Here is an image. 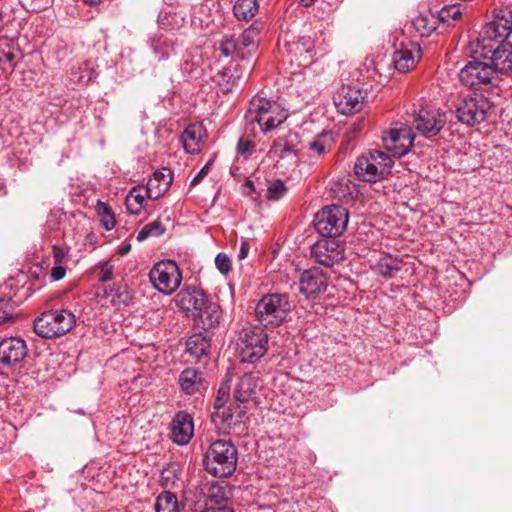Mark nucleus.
Listing matches in <instances>:
<instances>
[{
    "instance_id": "obj_1",
    "label": "nucleus",
    "mask_w": 512,
    "mask_h": 512,
    "mask_svg": "<svg viewBox=\"0 0 512 512\" xmlns=\"http://www.w3.org/2000/svg\"><path fill=\"white\" fill-rule=\"evenodd\" d=\"M288 117V112L276 101L255 96L251 99L245 113L247 127L257 125L259 129L267 133L281 125Z\"/></svg>"
},
{
    "instance_id": "obj_2",
    "label": "nucleus",
    "mask_w": 512,
    "mask_h": 512,
    "mask_svg": "<svg viewBox=\"0 0 512 512\" xmlns=\"http://www.w3.org/2000/svg\"><path fill=\"white\" fill-rule=\"evenodd\" d=\"M237 449L231 441L217 440L208 447L203 464L206 471L215 477L232 475L237 465Z\"/></svg>"
},
{
    "instance_id": "obj_3",
    "label": "nucleus",
    "mask_w": 512,
    "mask_h": 512,
    "mask_svg": "<svg viewBox=\"0 0 512 512\" xmlns=\"http://www.w3.org/2000/svg\"><path fill=\"white\" fill-rule=\"evenodd\" d=\"M292 305L286 294L270 293L261 297L255 307L257 321L265 328H274L285 321Z\"/></svg>"
},
{
    "instance_id": "obj_4",
    "label": "nucleus",
    "mask_w": 512,
    "mask_h": 512,
    "mask_svg": "<svg viewBox=\"0 0 512 512\" xmlns=\"http://www.w3.org/2000/svg\"><path fill=\"white\" fill-rule=\"evenodd\" d=\"M260 27L254 23L238 36L234 34L223 35L219 51L224 57H236L241 60L248 59L255 54L259 41Z\"/></svg>"
},
{
    "instance_id": "obj_5",
    "label": "nucleus",
    "mask_w": 512,
    "mask_h": 512,
    "mask_svg": "<svg viewBox=\"0 0 512 512\" xmlns=\"http://www.w3.org/2000/svg\"><path fill=\"white\" fill-rule=\"evenodd\" d=\"M393 167L392 158L382 151H370L357 158L354 173L362 181L375 183L385 179Z\"/></svg>"
},
{
    "instance_id": "obj_6",
    "label": "nucleus",
    "mask_w": 512,
    "mask_h": 512,
    "mask_svg": "<svg viewBox=\"0 0 512 512\" xmlns=\"http://www.w3.org/2000/svg\"><path fill=\"white\" fill-rule=\"evenodd\" d=\"M75 325V316L66 309L51 310L41 314L34 320V332L46 339L60 337L69 332Z\"/></svg>"
},
{
    "instance_id": "obj_7",
    "label": "nucleus",
    "mask_w": 512,
    "mask_h": 512,
    "mask_svg": "<svg viewBox=\"0 0 512 512\" xmlns=\"http://www.w3.org/2000/svg\"><path fill=\"white\" fill-rule=\"evenodd\" d=\"M481 51L476 50L475 56L459 72L460 81L467 87L477 85L498 86L499 78L489 59H485Z\"/></svg>"
},
{
    "instance_id": "obj_8",
    "label": "nucleus",
    "mask_w": 512,
    "mask_h": 512,
    "mask_svg": "<svg viewBox=\"0 0 512 512\" xmlns=\"http://www.w3.org/2000/svg\"><path fill=\"white\" fill-rule=\"evenodd\" d=\"M494 112V104L483 94L465 97L457 106L456 117L459 122L474 126L484 122Z\"/></svg>"
},
{
    "instance_id": "obj_9",
    "label": "nucleus",
    "mask_w": 512,
    "mask_h": 512,
    "mask_svg": "<svg viewBox=\"0 0 512 512\" xmlns=\"http://www.w3.org/2000/svg\"><path fill=\"white\" fill-rule=\"evenodd\" d=\"M348 220V210L333 204L324 207L316 214L314 226L322 237L337 238L346 230Z\"/></svg>"
},
{
    "instance_id": "obj_10",
    "label": "nucleus",
    "mask_w": 512,
    "mask_h": 512,
    "mask_svg": "<svg viewBox=\"0 0 512 512\" xmlns=\"http://www.w3.org/2000/svg\"><path fill=\"white\" fill-rule=\"evenodd\" d=\"M236 345L241 362L255 363L267 352L268 335L262 329H243Z\"/></svg>"
},
{
    "instance_id": "obj_11",
    "label": "nucleus",
    "mask_w": 512,
    "mask_h": 512,
    "mask_svg": "<svg viewBox=\"0 0 512 512\" xmlns=\"http://www.w3.org/2000/svg\"><path fill=\"white\" fill-rule=\"evenodd\" d=\"M152 286L160 293L171 295L181 284L182 274L173 260L157 262L149 272Z\"/></svg>"
},
{
    "instance_id": "obj_12",
    "label": "nucleus",
    "mask_w": 512,
    "mask_h": 512,
    "mask_svg": "<svg viewBox=\"0 0 512 512\" xmlns=\"http://www.w3.org/2000/svg\"><path fill=\"white\" fill-rule=\"evenodd\" d=\"M310 254L319 264L332 267L344 258V246L337 238L323 237L311 246Z\"/></svg>"
},
{
    "instance_id": "obj_13",
    "label": "nucleus",
    "mask_w": 512,
    "mask_h": 512,
    "mask_svg": "<svg viewBox=\"0 0 512 512\" xmlns=\"http://www.w3.org/2000/svg\"><path fill=\"white\" fill-rule=\"evenodd\" d=\"M414 139L413 130L408 125L392 128L382 137L385 149L395 157H402L408 154L413 146Z\"/></svg>"
},
{
    "instance_id": "obj_14",
    "label": "nucleus",
    "mask_w": 512,
    "mask_h": 512,
    "mask_svg": "<svg viewBox=\"0 0 512 512\" xmlns=\"http://www.w3.org/2000/svg\"><path fill=\"white\" fill-rule=\"evenodd\" d=\"M446 123L445 114L438 109L421 108L413 116V126L424 137L437 135Z\"/></svg>"
},
{
    "instance_id": "obj_15",
    "label": "nucleus",
    "mask_w": 512,
    "mask_h": 512,
    "mask_svg": "<svg viewBox=\"0 0 512 512\" xmlns=\"http://www.w3.org/2000/svg\"><path fill=\"white\" fill-rule=\"evenodd\" d=\"M512 32V11L509 8H498L493 19L483 29L484 39L503 42Z\"/></svg>"
},
{
    "instance_id": "obj_16",
    "label": "nucleus",
    "mask_w": 512,
    "mask_h": 512,
    "mask_svg": "<svg viewBox=\"0 0 512 512\" xmlns=\"http://www.w3.org/2000/svg\"><path fill=\"white\" fill-rule=\"evenodd\" d=\"M26 341L21 337L11 336L0 341V364L4 367H14L27 356Z\"/></svg>"
},
{
    "instance_id": "obj_17",
    "label": "nucleus",
    "mask_w": 512,
    "mask_h": 512,
    "mask_svg": "<svg viewBox=\"0 0 512 512\" xmlns=\"http://www.w3.org/2000/svg\"><path fill=\"white\" fill-rule=\"evenodd\" d=\"M481 56L490 60L499 79L512 72V44L501 43L496 48L483 45Z\"/></svg>"
},
{
    "instance_id": "obj_18",
    "label": "nucleus",
    "mask_w": 512,
    "mask_h": 512,
    "mask_svg": "<svg viewBox=\"0 0 512 512\" xmlns=\"http://www.w3.org/2000/svg\"><path fill=\"white\" fill-rule=\"evenodd\" d=\"M210 300L211 299L203 290L195 286L181 289L175 296L176 306L192 317L197 315V312L201 311Z\"/></svg>"
},
{
    "instance_id": "obj_19",
    "label": "nucleus",
    "mask_w": 512,
    "mask_h": 512,
    "mask_svg": "<svg viewBox=\"0 0 512 512\" xmlns=\"http://www.w3.org/2000/svg\"><path fill=\"white\" fill-rule=\"evenodd\" d=\"M287 54L291 57V63L299 61V66L302 63L311 61L318 53H322L320 45L316 43L315 39L310 35H302L297 40L289 41L285 45Z\"/></svg>"
},
{
    "instance_id": "obj_20",
    "label": "nucleus",
    "mask_w": 512,
    "mask_h": 512,
    "mask_svg": "<svg viewBox=\"0 0 512 512\" xmlns=\"http://www.w3.org/2000/svg\"><path fill=\"white\" fill-rule=\"evenodd\" d=\"M363 92L352 87H343L334 97V104L341 114H354L362 109Z\"/></svg>"
},
{
    "instance_id": "obj_21",
    "label": "nucleus",
    "mask_w": 512,
    "mask_h": 512,
    "mask_svg": "<svg viewBox=\"0 0 512 512\" xmlns=\"http://www.w3.org/2000/svg\"><path fill=\"white\" fill-rule=\"evenodd\" d=\"M327 278L318 269L305 270L299 280V291L307 298L314 297L327 288Z\"/></svg>"
},
{
    "instance_id": "obj_22",
    "label": "nucleus",
    "mask_w": 512,
    "mask_h": 512,
    "mask_svg": "<svg viewBox=\"0 0 512 512\" xmlns=\"http://www.w3.org/2000/svg\"><path fill=\"white\" fill-rule=\"evenodd\" d=\"M193 433L192 416L185 411L177 412L171 422V437L173 441L178 445H186L191 440Z\"/></svg>"
},
{
    "instance_id": "obj_23",
    "label": "nucleus",
    "mask_w": 512,
    "mask_h": 512,
    "mask_svg": "<svg viewBox=\"0 0 512 512\" xmlns=\"http://www.w3.org/2000/svg\"><path fill=\"white\" fill-rule=\"evenodd\" d=\"M245 413V407L240 402L231 403L228 406L223 404L221 408L214 409L212 419L215 423H221L225 429H230L241 423Z\"/></svg>"
},
{
    "instance_id": "obj_24",
    "label": "nucleus",
    "mask_w": 512,
    "mask_h": 512,
    "mask_svg": "<svg viewBox=\"0 0 512 512\" xmlns=\"http://www.w3.org/2000/svg\"><path fill=\"white\" fill-rule=\"evenodd\" d=\"M173 180L172 171L169 168H162L153 173L145 187L146 196L156 200L168 191Z\"/></svg>"
},
{
    "instance_id": "obj_25",
    "label": "nucleus",
    "mask_w": 512,
    "mask_h": 512,
    "mask_svg": "<svg viewBox=\"0 0 512 512\" xmlns=\"http://www.w3.org/2000/svg\"><path fill=\"white\" fill-rule=\"evenodd\" d=\"M421 58V49L418 44L410 43L402 46L401 49L395 51L393 55V63L395 69L405 73L412 69Z\"/></svg>"
},
{
    "instance_id": "obj_26",
    "label": "nucleus",
    "mask_w": 512,
    "mask_h": 512,
    "mask_svg": "<svg viewBox=\"0 0 512 512\" xmlns=\"http://www.w3.org/2000/svg\"><path fill=\"white\" fill-rule=\"evenodd\" d=\"M206 131L202 124L194 123L188 125L181 135V142L185 152L197 154L203 144Z\"/></svg>"
},
{
    "instance_id": "obj_27",
    "label": "nucleus",
    "mask_w": 512,
    "mask_h": 512,
    "mask_svg": "<svg viewBox=\"0 0 512 512\" xmlns=\"http://www.w3.org/2000/svg\"><path fill=\"white\" fill-rule=\"evenodd\" d=\"M196 325L204 330L215 328L220 323L221 310L220 306L210 300L208 304L197 312L193 317Z\"/></svg>"
},
{
    "instance_id": "obj_28",
    "label": "nucleus",
    "mask_w": 512,
    "mask_h": 512,
    "mask_svg": "<svg viewBox=\"0 0 512 512\" xmlns=\"http://www.w3.org/2000/svg\"><path fill=\"white\" fill-rule=\"evenodd\" d=\"M332 196L339 201L352 202L359 194L357 185L348 178H338L330 183Z\"/></svg>"
},
{
    "instance_id": "obj_29",
    "label": "nucleus",
    "mask_w": 512,
    "mask_h": 512,
    "mask_svg": "<svg viewBox=\"0 0 512 512\" xmlns=\"http://www.w3.org/2000/svg\"><path fill=\"white\" fill-rule=\"evenodd\" d=\"M178 383L186 395H193L204 386L203 374L195 368H186L179 375Z\"/></svg>"
},
{
    "instance_id": "obj_30",
    "label": "nucleus",
    "mask_w": 512,
    "mask_h": 512,
    "mask_svg": "<svg viewBox=\"0 0 512 512\" xmlns=\"http://www.w3.org/2000/svg\"><path fill=\"white\" fill-rule=\"evenodd\" d=\"M231 498L232 487L225 481H217L208 488L205 507L225 505Z\"/></svg>"
},
{
    "instance_id": "obj_31",
    "label": "nucleus",
    "mask_w": 512,
    "mask_h": 512,
    "mask_svg": "<svg viewBox=\"0 0 512 512\" xmlns=\"http://www.w3.org/2000/svg\"><path fill=\"white\" fill-rule=\"evenodd\" d=\"M210 339L203 333H195L186 341V352L196 361H201L209 355Z\"/></svg>"
},
{
    "instance_id": "obj_32",
    "label": "nucleus",
    "mask_w": 512,
    "mask_h": 512,
    "mask_svg": "<svg viewBox=\"0 0 512 512\" xmlns=\"http://www.w3.org/2000/svg\"><path fill=\"white\" fill-rule=\"evenodd\" d=\"M257 385L258 378L252 373H245L236 385L234 392L236 401L241 404L247 402L255 393Z\"/></svg>"
},
{
    "instance_id": "obj_33",
    "label": "nucleus",
    "mask_w": 512,
    "mask_h": 512,
    "mask_svg": "<svg viewBox=\"0 0 512 512\" xmlns=\"http://www.w3.org/2000/svg\"><path fill=\"white\" fill-rule=\"evenodd\" d=\"M299 138L296 133L289 132L283 137H279L273 144L275 153L284 157L288 154H296L298 152Z\"/></svg>"
},
{
    "instance_id": "obj_34",
    "label": "nucleus",
    "mask_w": 512,
    "mask_h": 512,
    "mask_svg": "<svg viewBox=\"0 0 512 512\" xmlns=\"http://www.w3.org/2000/svg\"><path fill=\"white\" fill-rule=\"evenodd\" d=\"M151 48L158 61L168 60L175 54L174 41L167 37L154 38L151 41Z\"/></svg>"
},
{
    "instance_id": "obj_35",
    "label": "nucleus",
    "mask_w": 512,
    "mask_h": 512,
    "mask_svg": "<svg viewBox=\"0 0 512 512\" xmlns=\"http://www.w3.org/2000/svg\"><path fill=\"white\" fill-rule=\"evenodd\" d=\"M257 0H236L233 6V14L240 21H249L258 12Z\"/></svg>"
},
{
    "instance_id": "obj_36",
    "label": "nucleus",
    "mask_w": 512,
    "mask_h": 512,
    "mask_svg": "<svg viewBox=\"0 0 512 512\" xmlns=\"http://www.w3.org/2000/svg\"><path fill=\"white\" fill-rule=\"evenodd\" d=\"M159 26L166 31H177L183 27L185 16L175 11L161 12L158 18Z\"/></svg>"
},
{
    "instance_id": "obj_37",
    "label": "nucleus",
    "mask_w": 512,
    "mask_h": 512,
    "mask_svg": "<svg viewBox=\"0 0 512 512\" xmlns=\"http://www.w3.org/2000/svg\"><path fill=\"white\" fill-rule=\"evenodd\" d=\"M145 188L133 187L126 197V208L129 213L137 215L141 212L145 203Z\"/></svg>"
},
{
    "instance_id": "obj_38",
    "label": "nucleus",
    "mask_w": 512,
    "mask_h": 512,
    "mask_svg": "<svg viewBox=\"0 0 512 512\" xmlns=\"http://www.w3.org/2000/svg\"><path fill=\"white\" fill-rule=\"evenodd\" d=\"M333 143V135L330 132H322L309 142V148L315 155L322 156L331 150Z\"/></svg>"
},
{
    "instance_id": "obj_39",
    "label": "nucleus",
    "mask_w": 512,
    "mask_h": 512,
    "mask_svg": "<svg viewBox=\"0 0 512 512\" xmlns=\"http://www.w3.org/2000/svg\"><path fill=\"white\" fill-rule=\"evenodd\" d=\"M156 512H180V506L175 494L164 491L159 494L155 503Z\"/></svg>"
},
{
    "instance_id": "obj_40",
    "label": "nucleus",
    "mask_w": 512,
    "mask_h": 512,
    "mask_svg": "<svg viewBox=\"0 0 512 512\" xmlns=\"http://www.w3.org/2000/svg\"><path fill=\"white\" fill-rule=\"evenodd\" d=\"M96 211L105 230H112L116 225V220L112 208L108 204L102 201H98L96 205Z\"/></svg>"
},
{
    "instance_id": "obj_41",
    "label": "nucleus",
    "mask_w": 512,
    "mask_h": 512,
    "mask_svg": "<svg viewBox=\"0 0 512 512\" xmlns=\"http://www.w3.org/2000/svg\"><path fill=\"white\" fill-rule=\"evenodd\" d=\"M378 272L384 277L391 278L401 269V263L397 258L385 257L378 262Z\"/></svg>"
},
{
    "instance_id": "obj_42",
    "label": "nucleus",
    "mask_w": 512,
    "mask_h": 512,
    "mask_svg": "<svg viewBox=\"0 0 512 512\" xmlns=\"http://www.w3.org/2000/svg\"><path fill=\"white\" fill-rule=\"evenodd\" d=\"M165 232L162 222L157 219L153 222L146 224L137 234L138 241H144L149 237H157Z\"/></svg>"
},
{
    "instance_id": "obj_43",
    "label": "nucleus",
    "mask_w": 512,
    "mask_h": 512,
    "mask_svg": "<svg viewBox=\"0 0 512 512\" xmlns=\"http://www.w3.org/2000/svg\"><path fill=\"white\" fill-rule=\"evenodd\" d=\"M288 188L281 179H275L267 185L266 197L269 201H277L284 197Z\"/></svg>"
},
{
    "instance_id": "obj_44",
    "label": "nucleus",
    "mask_w": 512,
    "mask_h": 512,
    "mask_svg": "<svg viewBox=\"0 0 512 512\" xmlns=\"http://www.w3.org/2000/svg\"><path fill=\"white\" fill-rule=\"evenodd\" d=\"M14 310L15 305L10 298H0V324L12 320Z\"/></svg>"
},
{
    "instance_id": "obj_45",
    "label": "nucleus",
    "mask_w": 512,
    "mask_h": 512,
    "mask_svg": "<svg viewBox=\"0 0 512 512\" xmlns=\"http://www.w3.org/2000/svg\"><path fill=\"white\" fill-rule=\"evenodd\" d=\"M461 15L460 7L457 5L446 6L439 13L440 20L443 22H448L450 19L457 20Z\"/></svg>"
},
{
    "instance_id": "obj_46",
    "label": "nucleus",
    "mask_w": 512,
    "mask_h": 512,
    "mask_svg": "<svg viewBox=\"0 0 512 512\" xmlns=\"http://www.w3.org/2000/svg\"><path fill=\"white\" fill-rule=\"evenodd\" d=\"M215 265L219 272L223 275H227L232 269V261L229 256L225 253H218L215 257Z\"/></svg>"
},
{
    "instance_id": "obj_47",
    "label": "nucleus",
    "mask_w": 512,
    "mask_h": 512,
    "mask_svg": "<svg viewBox=\"0 0 512 512\" xmlns=\"http://www.w3.org/2000/svg\"><path fill=\"white\" fill-rule=\"evenodd\" d=\"M114 264L112 261H105L100 265V273L98 280L100 282H108L113 277Z\"/></svg>"
},
{
    "instance_id": "obj_48",
    "label": "nucleus",
    "mask_w": 512,
    "mask_h": 512,
    "mask_svg": "<svg viewBox=\"0 0 512 512\" xmlns=\"http://www.w3.org/2000/svg\"><path fill=\"white\" fill-rule=\"evenodd\" d=\"M238 152L245 158L249 157L254 149V144L251 141L240 139L237 144Z\"/></svg>"
},
{
    "instance_id": "obj_49",
    "label": "nucleus",
    "mask_w": 512,
    "mask_h": 512,
    "mask_svg": "<svg viewBox=\"0 0 512 512\" xmlns=\"http://www.w3.org/2000/svg\"><path fill=\"white\" fill-rule=\"evenodd\" d=\"M213 165V160L208 161L202 169L197 173V175L192 179L190 185H197L210 171Z\"/></svg>"
},
{
    "instance_id": "obj_50",
    "label": "nucleus",
    "mask_w": 512,
    "mask_h": 512,
    "mask_svg": "<svg viewBox=\"0 0 512 512\" xmlns=\"http://www.w3.org/2000/svg\"><path fill=\"white\" fill-rule=\"evenodd\" d=\"M66 275V267L63 264H55L51 269L50 276L53 281H60Z\"/></svg>"
},
{
    "instance_id": "obj_51",
    "label": "nucleus",
    "mask_w": 512,
    "mask_h": 512,
    "mask_svg": "<svg viewBox=\"0 0 512 512\" xmlns=\"http://www.w3.org/2000/svg\"><path fill=\"white\" fill-rule=\"evenodd\" d=\"M228 396H229L228 388L225 386H220V388L218 390L217 397L214 402V409L217 407L221 408V406H223V404L226 403Z\"/></svg>"
},
{
    "instance_id": "obj_52",
    "label": "nucleus",
    "mask_w": 512,
    "mask_h": 512,
    "mask_svg": "<svg viewBox=\"0 0 512 512\" xmlns=\"http://www.w3.org/2000/svg\"><path fill=\"white\" fill-rule=\"evenodd\" d=\"M52 253L54 258V264H63L66 258V251L62 247L54 245Z\"/></svg>"
},
{
    "instance_id": "obj_53",
    "label": "nucleus",
    "mask_w": 512,
    "mask_h": 512,
    "mask_svg": "<svg viewBox=\"0 0 512 512\" xmlns=\"http://www.w3.org/2000/svg\"><path fill=\"white\" fill-rule=\"evenodd\" d=\"M201 512H234L231 507L227 505L222 506H207Z\"/></svg>"
},
{
    "instance_id": "obj_54",
    "label": "nucleus",
    "mask_w": 512,
    "mask_h": 512,
    "mask_svg": "<svg viewBox=\"0 0 512 512\" xmlns=\"http://www.w3.org/2000/svg\"><path fill=\"white\" fill-rule=\"evenodd\" d=\"M249 249H250L249 243L246 242V241L242 242L241 246H240V249H239V252H238V258L239 259L246 258L248 253H249Z\"/></svg>"
},
{
    "instance_id": "obj_55",
    "label": "nucleus",
    "mask_w": 512,
    "mask_h": 512,
    "mask_svg": "<svg viewBox=\"0 0 512 512\" xmlns=\"http://www.w3.org/2000/svg\"><path fill=\"white\" fill-rule=\"evenodd\" d=\"M244 187L246 189V193L247 195H252L253 193H255L256 189H255V185L253 183L252 180L250 179H247L245 181V184H244Z\"/></svg>"
},
{
    "instance_id": "obj_56",
    "label": "nucleus",
    "mask_w": 512,
    "mask_h": 512,
    "mask_svg": "<svg viewBox=\"0 0 512 512\" xmlns=\"http://www.w3.org/2000/svg\"><path fill=\"white\" fill-rule=\"evenodd\" d=\"M15 58V55L14 53L12 52H7V53H4L3 56L0 57V61H5V62H12Z\"/></svg>"
},
{
    "instance_id": "obj_57",
    "label": "nucleus",
    "mask_w": 512,
    "mask_h": 512,
    "mask_svg": "<svg viewBox=\"0 0 512 512\" xmlns=\"http://www.w3.org/2000/svg\"><path fill=\"white\" fill-rule=\"evenodd\" d=\"M104 0H83V2L85 4H88V5H99L103 2Z\"/></svg>"
},
{
    "instance_id": "obj_58",
    "label": "nucleus",
    "mask_w": 512,
    "mask_h": 512,
    "mask_svg": "<svg viewBox=\"0 0 512 512\" xmlns=\"http://www.w3.org/2000/svg\"><path fill=\"white\" fill-rule=\"evenodd\" d=\"M300 2L303 6L308 7L312 5L315 2V0H300Z\"/></svg>"
},
{
    "instance_id": "obj_59",
    "label": "nucleus",
    "mask_w": 512,
    "mask_h": 512,
    "mask_svg": "<svg viewBox=\"0 0 512 512\" xmlns=\"http://www.w3.org/2000/svg\"><path fill=\"white\" fill-rule=\"evenodd\" d=\"M433 29H434V27H429V28L426 29V32H430Z\"/></svg>"
},
{
    "instance_id": "obj_60",
    "label": "nucleus",
    "mask_w": 512,
    "mask_h": 512,
    "mask_svg": "<svg viewBox=\"0 0 512 512\" xmlns=\"http://www.w3.org/2000/svg\"><path fill=\"white\" fill-rule=\"evenodd\" d=\"M425 19L424 18H421V19H417L416 22L418 23L419 21L423 22Z\"/></svg>"
}]
</instances>
